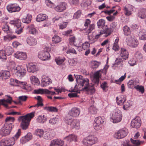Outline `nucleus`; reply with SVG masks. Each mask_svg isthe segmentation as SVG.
<instances>
[{
	"label": "nucleus",
	"mask_w": 146,
	"mask_h": 146,
	"mask_svg": "<svg viewBox=\"0 0 146 146\" xmlns=\"http://www.w3.org/2000/svg\"><path fill=\"white\" fill-rule=\"evenodd\" d=\"M74 75L77 83L83 87L82 89L83 90L86 91L91 90L93 93L95 92V90L93 86H90L89 85V80L88 79L84 78L80 75Z\"/></svg>",
	"instance_id": "obj_1"
},
{
	"label": "nucleus",
	"mask_w": 146,
	"mask_h": 146,
	"mask_svg": "<svg viewBox=\"0 0 146 146\" xmlns=\"http://www.w3.org/2000/svg\"><path fill=\"white\" fill-rule=\"evenodd\" d=\"M34 114L35 112H32L19 117L18 120L22 121L21 126L23 129L26 130L28 128L31 119L34 117Z\"/></svg>",
	"instance_id": "obj_2"
},
{
	"label": "nucleus",
	"mask_w": 146,
	"mask_h": 146,
	"mask_svg": "<svg viewBox=\"0 0 146 146\" xmlns=\"http://www.w3.org/2000/svg\"><path fill=\"white\" fill-rule=\"evenodd\" d=\"M98 142V138L92 135H89L82 139L81 142L84 146H92Z\"/></svg>",
	"instance_id": "obj_3"
},
{
	"label": "nucleus",
	"mask_w": 146,
	"mask_h": 146,
	"mask_svg": "<svg viewBox=\"0 0 146 146\" xmlns=\"http://www.w3.org/2000/svg\"><path fill=\"white\" fill-rule=\"evenodd\" d=\"M122 117V112L118 109H116L112 113L111 121L114 123H117L121 121Z\"/></svg>",
	"instance_id": "obj_4"
},
{
	"label": "nucleus",
	"mask_w": 146,
	"mask_h": 146,
	"mask_svg": "<svg viewBox=\"0 0 146 146\" xmlns=\"http://www.w3.org/2000/svg\"><path fill=\"white\" fill-rule=\"evenodd\" d=\"M14 125L12 123H5L4 126L0 131L1 135L3 136L9 135L12 129L13 128Z\"/></svg>",
	"instance_id": "obj_5"
},
{
	"label": "nucleus",
	"mask_w": 146,
	"mask_h": 146,
	"mask_svg": "<svg viewBox=\"0 0 146 146\" xmlns=\"http://www.w3.org/2000/svg\"><path fill=\"white\" fill-rule=\"evenodd\" d=\"M127 45L131 47L135 48L139 44L138 41L133 35H130L126 38Z\"/></svg>",
	"instance_id": "obj_6"
},
{
	"label": "nucleus",
	"mask_w": 146,
	"mask_h": 146,
	"mask_svg": "<svg viewBox=\"0 0 146 146\" xmlns=\"http://www.w3.org/2000/svg\"><path fill=\"white\" fill-rule=\"evenodd\" d=\"M110 26L111 27L110 28H108L107 25L104 28L102 29L103 30L101 31L99 33L100 35L104 34H105V37H107L110 35L113 30V28L116 27V24L115 23H112L111 24Z\"/></svg>",
	"instance_id": "obj_7"
},
{
	"label": "nucleus",
	"mask_w": 146,
	"mask_h": 146,
	"mask_svg": "<svg viewBox=\"0 0 146 146\" xmlns=\"http://www.w3.org/2000/svg\"><path fill=\"white\" fill-rule=\"evenodd\" d=\"M66 123L69 125L72 129H78L79 128L80 123L78 120L76 119H71L67 118L66 119Z\"/></svg>",
	"instance_id": "obj_8"
},
{
	"label": "nucleus",
	"mask_w": 146,
	"mask_h": 146,
	"mask_svg": "<svg viewBox=\"0 0 146 146\" xmlns=\"http://www.w3.org/2000/svg\"><path fill=\"white\" fill-rule=\"evenodd\" d=\"M128 133V130L126 128H124L119 129L115 133L114 137L117 139H120L125 137Z\"/></svg>",
	"instance_id": "obj_9"
},
{
	"label": "nucleus",
	"mask_w": 146,
	"mask_h": 146,
	"mask_svg": "<svg viewBox=\"0 0 146 146\" xmlns=\"http://www.w3.org/2000/svg\"><path fill=\"white\" fill-rule=\"evenodd\" d=\"M107 68H105L103 69L97 71L94 74L93 81L95 84H98L99 82V78L101 76L100 72H101L104 74H106L107 72Z\"/></svg>",
	"instance_id": "obj_10"
},
{
	"label": "nucleus",
	"mask_w": 146,
	"mask_h": 146,
	"mask_svg": "<svg viewBox=\"0 0 146 146\" xmlns=\"http://www.w3.org/2000/svg\"><path fill=\"white\" fill-rule=\"evenodd\" d=\"M38 56V58L42 61H46L49 60L50 56L48 52L45 50L39 52Z\"/></svg>",
	"instance_id": "obj_11"
},
{
	"label": "nucleus",
	"mask_w": 146,
	"mask_h": 146,
	"mask_svg": "<svg viewBox=\"0 0 146 146\" xmlns=\"http://www.w3.org/2000/svg\"><path fill=\"white\" fill-rule=\"evenodd\" d=\"M7 9L10 13L18 12L21 9V8L17 4L15 3L11 4L8 5Z\"/></svg>",
	"instance_id": "obj_12"
},
{
	"label": "nucleus",
	"mask_w": 146,
	"mask_h": 146,
	"mask_svg": "<svg viewBox=\"0 0 146 146\" xmlns=\"http://www.w3.org/2000/svg\"><path fill=\"white\" fill-rule=\"evenodd\" d=\"M55 135V133L53 130L48 129L45 132L43 137L45 139L50 140L53 138Z\"/></svg>",
	"instance_id": "obj_13"
},
{
	"label": "nucleus",
	"mask_w": 146,
	"mask_h": 146,
	"mask_svg": "<svg viewBox=\"0 0 146 146\" xmlns=\"http://www.w3.org/2000/svg\"><path fill=\"white\" fill-rule=\"evenodd\" d=\"M141 124V120L140 118L138 116L136 117L131 121V126L133 127L136 128L140 127Z\"/></svg>",
	"instance_id": "obj_14"
},
{
	"label": "nucleus",
	"mask_w": 146,
	"mask_h": 146,
	"mask_svg": "<svg viewBox=\"0 0 146 146\" xmlns=\"http://www.w3.org/2000/svg\"><path fill=\"white\" fill-rule=\"evenodd\" d=\"M15 73L19 77H23L25 75L26 71L23 66H19L17 67V69Z\"/></svg>",
	"instance_id": "obj_15"
},
{
	"label": "nucleus",
	"mask_w": 146,
	"mask_h": 146,
	"mask_svg": "<svg viewBox=\"0 0 146 146\" xmlns=\"http://www.w3.org/2000/svg\"><path fill=\"white\" fill-rule=\"evenodd\" d=\"M52 83V80L48 77L43 76L41 80V85L42 87L46 86Z\"/></svg>",
	"instance_id": "obj_16"
},
{
	"label": "nucleus",
	"mask_w": 146,
	"mask_h": 146,
	"mask_svg": "<svg viewBox=\"0 0 146 146\" xmlns=\"http://www.w3.org/2000/svg\"><path fill=\"white\" fill-rule=\"evenodd\" d=\"M80 113V110L79 108L74 107L72 108L69 111L68 114L70 116L76 117L79 115Z\"/></svg>",
	"instance_id": "obj_17"
},
{
	"label": "nucleus",
	"mask_w": 146,
	"mask_h": 146,
	"mask_svg": "<svg viewBox=\"0 0 146 146\" xmlns=\"http://www.w3.org/2000/svg\"><path fill=\"white\" fill-rule=\"evenodd\" d=\"M14 56L21 60H25L27 58L26 53L22 52H16L14 54Z\"/></svg>",
	"instance_id": "obj_18"
},
{
	"label": "nucleus",
	"mask_w": 146,
	"mask_h": 146,
	"mask_svg": "<svg viewBox=\"0 0 146 146\" xmlns=\"http://www.w3.org/2000/svg\"><path fill=\"white\" fill-rule=\"evenodd\" d=\"M27 70L29 72L34 73L38 70V67L31 63H29L27 65Z\"/></svg>",
	"instance_id": "obj_19"
},
{
	"label": "nucleus",
	"mask_w": 146,
	"mask_h": 146,
	"mask_svg": "<svg viewBox=\"0 0 146 146\" xmlns=\"http://www.w3.org/2000/svg\"><path fill=\"white\" fill-rule=\"evenodd\" d=\"M100 35L99 33L96 35L95 36H94L93 33L91 32L88 33V38L89 40V41H91L90 43L91 44L93 43L96 41L99 38Z\"/></svg>",
	"instance_id": "obj_20"
},
{
	"label": "nucleus",
	"mask_w": 146,
	"mask_h": 146,
	"mask_svg": "<svg viewBox=\"0 0 146 146\" xmlns=\"http://www.w3.org/2000/svg\"><path fill=\"white\" fill-rule=\"evenodd\" d=\"M64 139L70 143L73 141L75 142L77 141L78 138L77 136L76 135L71 134L64 137Z\"/></svg>",
	"instance_id": "obj_21"
},
{
	"label": "nucleus",
	"mask_w": 146,
	"mask_h": 146,
	"mask_svg": "<svg viewBox=\"0 0 146 146\" xmlns=\"http://www.w3.org/2000/svg\"><path fill=\"white\" fill-rule=\"evenodd\" d=\"M66 5L65 3H61L54 7V9L57 12H62L66 9Z\"/></svg>",
	"instance_id": "obj_22"
},
{
	"label": "nucleus",
	"mask_w": 146,
	"mask_h": 146,
	"mask_svg": "<svg viewBox=\"0 0 146 146\" xmlns=\"http://www.w3.org/2000/svg\"><path fill=\"white\" fill-rule=\"evenodd\" d=\"M15 82L17 84L22 85L24 86L22 89L26 90L27 91H31V86L29 85H27V83L26 82H21L17 80H16Z\"/></svg>",
	"instance_id": "obj_23"
},
{
	"label": "nucleus",
	"mask_w": 146,
	"mask_h": 146,
	"mask_svg": "<svg viewBox=\"0 0 146 146\" xmlns=\"http://www.w3.org/2000/svg\"><path fill=\"white\" fill-rule=\"evenodd\" d=\"M120 56L124 60H126L128 57L129 53L127 50L124 48H121L120 51Z\"/></svg>",
	"instance_id": "obj_24"
},
{
	"label": "nucleus",
	"mask_w": 146,
	"mask_h": 146,
	"mask_svg": "<svg viewBox=\"0 0 146 146\" xmlns=\"http://www.w3.org/2000/svg\"><path fill=\"white\" fill-rule=\"evenodd\" d=\"M64 144L63 141L60 139H57L53 140L51 141L50 145L54 146L57 145L60 146H63Z\"/></svg>",
	"instance_id": "obj_25"
},
{
	"label": "nucleus",
	"mask_w": 146,
	"mask_h": 146,
	"mask_svg": "<svg viewBox=\"0 0 146 146\" xmlns=\"http://www.w3.org/2000/svg\"><path fill=\"white\" fill-rule=\"evenodd\" d=\"M27 29L28 31L29 34H36L38 33L37 30L35 28L34 25H31L27 27Z\"/></svg>",
	"instance_id": "obj_26"
},
{
	"label": "nucleus",
	"mask_w": 146,
	"mask_h": 146,
	"mask_svg": "<svg viewBox=\"0 0 146 146\" xmlns=\"http://www.w3.org/2000/svg\"><path fill=\"white\" fill-rule=\"evenodd\" d=\"M32 17L30 14H27L24 16L22 19L23 23L26 24H29L31 22Z\"/></svg>",
	"instance_id": "obj_27"
},
{
	"label": "nucleus",
	"mask_w": 146,
	"mask_h": 146,
	"mask_svg": "<svg viewBox=\"0 0 146 146\" xmlns=\"http://www.w3.org/2000/svg\"><path fill=\"white\" fill-rule=\"evenodd\" d=\"M27 43L31 46H34L37 44L36 39L33 37H28L27 40Z\"/></svg>",
	"instance_id": "obj_28"
},
{
	"label": "nucleus",
	"mask_w": 146,
	"mask_h": 146,
	"mask_svg": "<svg viewBox=\"0 0 146 146\" xmlns=\"http://www.w3.org/2000/svg\"><path fill=\"white\" fill-rule=\"evenodd\" d=\"M9 76V72L8 71H2L0 72V76L3 80L8 78Z\"/></svg>",
	"instance_id": "obj_29"
},
{
	"label": "nucleus",
	"mask_w": 146,
	"mask_h": 146,
	"mask_svg": "<svg viewBox=\"0 0 146 146\" xmlns=\"http://www.w3.org/2000/svg\"><path fill=\"white\" fill-rule=\"evenodd\" d=\"M48 18L47 16L45 14H39L37 16L36 20L40 22L45 20Z\"/></svg>",
	"instance_id": "obj_30"
},
{
	"label": "nucleus",
	"mask_w": 146,
	"mask_h": 146,
	"mask_svg": "<svg viewBox=\"0 0 146 146\" xmlns=\"http://www.w3.org/2000/svg\"><path fill=\"white\" fill-rule=\"evenodd\" d=\"M7 96L8 97L9 99H7L6 100L3 99L1 100V102H2V105H3L6 108H7L8 107L7 104V103H11V101H12V98L10 97L9 96L7 95Z\"/></svg>",
	"instance_id": "obj_31"
},
{
	"label": "nucleus",
	"mask_w": 146,
	"mask_h": 146,
	"mask_svg": "<svg viewBox=\"0 0 146 146\" xmlns=\"http://www.w3.org/2000/svg\"><path fill=\"white\" fill-rule=\"evenodd\" d=\"M138 16L142 19L146 18V10L143 9L139 10L138 13Z\"/></svg>",
	"instance_id": "obj_32"
},
{
	"label": "nucleus",
	"mask_w": 146,
	"mask_h": 146,
	"mask_svg": "<svg viewBox=\"0 0 146 146\" xmlns=\"http://www.w3.org/2000/svg\"><path fill=\"white\" fill-rule=\"evenodd\" d=\"M47 120V118L46 116L44 115H40L37 119V121L40 123H43Z\"/></svg>",
	"instance_id": "obj_33"
},
{
	"label": "nucleus",
	"mask_w": 146,
	"mask_h": 146,
	"mask_svg": "<svg viewBox=\"0 0 146 146\" xmlns=\"http://www.w3.org/2000/svg\"><path fill=\"white\" fill-rule=\"evenodd\" d=\"M105 21L103 19L99 20L97 22V26L99 28L103 29L106 26L105 25Z\"/></svg>",
	"instance_id": "obj_34"
},
{
	"label": "nucleus",
	"mask_w": 146,
	"mask_h": 146,
	"mask_svg": "<svg viewBox=\"0 0 146 146\" xmlns=\"http://www.w3.org/2000/svg\"><path fill=\"white\" fill-rule=\"evenodd\" d=\"M11 24L15 25L17 28L18 29L21 26V21L19 19L11 21Z\"/></svg>",
	"instance_id": "obj_35"
},
{
	"label": "nucleus",
	"mask_w": 146,
	"mask_h": 146,
	"mask_svg": "<svg viewBox=\"0 0 146 146\" xmlns=\"http://www.w3.org/2000/svg\"><path fill=\"white\" fill-rule=\"evenodd\" d=\"M30 80L31 83L34 85H35V84H38L39 83L38 79L35 76H31L30 77Z\"/></svg>",
	"instance_id": "obj_36"
},
{
	"label": "nucleus",
	"mask_w": 146,
	"mask_h": 146,
	"mask_svg": "<svg viewBox=\"0 0 146 146\" xmlns=\"http://www.w3.org/2000/svg\"><path fill=\"white\" fill-rule=\"evenodd\" d=\"M124 33L125 35L129 36L130 35L131 31L130 28L127 26H125L123 27Z\"/></svg>",
	"instance_id": "obj_37"
},
{
	"label": "nucleus",
	"mask_w": 146,
	"mask_h": 146,
	"mask_svg": "<svg viewBox=\"0 0 146 146\" xmlns=\"http://www.w3.org/2000/svg\"><path fill=\"white\" fill-rule=\"evenodd\" d=\"M44 109L50 112H56L58 111V109L56 107L52 106L45 107L44 108Z\"/></svg>",
	"instance_id": "obj_38"
},
{
	"label": "nucleus",
	"mask_w": 146,
	"mask_h": 146,
	"mask_svg": "<svg viewBox=\"0 0 146 146\" xmlns=\"http://www.w3.org/2000/svg\"><path fill=\"white\" fill-rule=\"evenodd\" d=\"M138 35L140 39L143 40H146V32L141 31L139 32Z\"/></svg>",
	"instance_id": "obj_39"
},
{
	"label": "nucleus",
	"mask_w": 146,
	"mask_h": 146,
	"mask_svg": "<svg viewBox=\"0 0 146 146\" xmlns=\"http://www.w3.org/2000/svg\"><path fill=\"white\" fill-rule=\"evenodd\" d=\"M123 11L124 14L126 16H129L131 14V9L129 7H125L124 8Z\"/></svg>",
	"instance_id": "obj_40"
},
{
	"label": "nucleus",
	"mask_w": 146,
	"mask_h": 146,
	"mask_svg": "<svg viewBox=\"0 0 146 146\" xmlns=\"http://www.w3.org/2000/svg\"><path fill=\"white\" fill-rule=\"evenodd\" d=\"M35 98L38 101V102L35 105V106L38 107L40 106H42L43 104L42 103V98L40 96H38L35 97Z\"/></svg>",
	"instance_id": "obj_41"
},
{
	"label": "nucleus",
	"mask_w": 146,
	"mask_h": 146,
	"mask_svg": "<svg viewBox=\"0 0 146 146\" xmlns=\"http://www.w3.org/2000/svg\"><path fill=\"white\" fill-rule=\"evenodd\" d=\"M7 138L9 139L7 142L9 146H11L15 144V139L14 138V137H12L10 138Z\"/></svg>",
	"instance_id": "obj_42"
},
{
	"label": "nucleus",
	"mask_w": 146,
	"mask_h": 146,
	"mask_svg": "<svg viewBox=\"0 0 146 146\" xmlns=\"http://www.w3.org/2000/svg\"><path fill=\"white\" fill-rule=\"evenodd\" d=\"M134 88L142 94L144 93L145 89L144 87L142 86L137 85L135 86Z\"/></svg>",
	"instance_id": "obj_43"
},
{
	"label": "nucleus",
	"mask_w": 146,
	"mask_h": 146,
	"mask_svg": "<svg viewBox=\"0 0 146 146\" xmlns=\"http://www.w3.org/2000/svg\"><path fill=\"white\" fill-rule=\"evenodd\" d=\"M100 63L96 61H92L91 63V66L93 68H97Z\"/></svg>",
	"instance_id": "obj_44"
},
{
	"label": "nucleus",
	"mask_w": 146,
	"mask_h": 146,
	"mask_svg": "<svg viewBox=\"0 0 146 146\" xmlns=\"http://www.w3.org/2000/svg\"><path fill=\"white\" fill-rule=\"evenodd\" d=\"M65 60L64 58H61L60 57L56 58L55 59V61L57 64L60 65L62 64Z\"/></svg>",
	"instance_id": "obj_45"
},
{
	"label": "nucleus",
	"mask_w": 146,
	"mask_h": 146,
	"mask_svg": "<svg viewBox=\"0 0 146 146\" xmlns=\"http://www.w3.org/2000/svg\"><path fill=\"white\" fill-rule=\"evenodd\" d=\"M69 40L70 44H72L76 46H78L77 44H76V37L75 36H73L70 37L69 38Z\"/></svg>",
	"instance_id": "obj_46"
},
{
	"label": "nucleus",
	"mask_w": 146,
	"mask_h": 146,
	"mask_svg": "<svg viewBox=\"0 0 146 146\" xmlns=\"http://www.w3.org/2000/svg\"><path fill=\"white\" fill-rule=\"evenodd\" d=\"M91 3L92 1L91 0H83L81 5H83L84 7H87L90 5L91 4Z\"/></svg>",
	"instance_id": "obj_47"
},
{
	"label": "nucleus",
	"mask_w": 146,
	"mask_h": 146,
	"mask_svg": "<svg viewBox=\"0 0 146 146\" xmlns=\"http://www.w3.org/2000/svg\"><path fill=\"white\" fill-rule=\"evenodd\" d=\"M94 123H97L98 124H102L104 122V121L101 117H96L94 120Z\"/></svg>",
	"instance_id": "obj_48"
},
{
	"label": "nucleus",
	"mask_w": 146,
	"mask_h": 146,
	"mask_svg": "<svg viewBox=\"0 0 146 146\" xmlns=\"http://www.w3.org/2000/svg\"><path fill=\"white\" fill-rule=\"evenodd\" d=\"M61 40V38L57 35H54L52 38V41L54 43H57Z\"/></svg>",
	"instance_id": "obj_49"
},
{
	"label": "nucleus",
	"mask_w": 146,
	"mask_h": 146,
	"mask_svg": "<svg viewBox=\"0 0 146 146\" xmlns=\"http://www.w3.org/2000/svg\"><path fill=\"white\" fill-rule=\"evenodd\" d=\"M135 57L138 61H141L142 59V55L141 53L139 52H136L135 55Z\"/></svg>",
	"instance_id": "obj_50"
},
{
	"label": "nucleus",
	"mask_w": 146,
	"mask_h": 146,
	"mask_svg": "<svg viewBox=\"0 0 146 146\" xmlns=\"http://www.w3.org/2000/svg\"><path fill=\"white\" fill-rule=\"evenodd\" d=\"M7 58L5 51L3 50H0V59L5 60Z\"/></svg>",
	"instance_id": "obj_51"
},
{
	"label": "nucleus",
	"mask_w": 146,
	"mask_h": 146,
	"mask_svg": "<svg viewBox=\"0 0 146 146\" xmlns=\"http://www.w3.org/2000/svg\"><path fill=\"white\" fill-rule=\"evenodd\" d=\"M35 133L36 135L41 137L44 133V131L42 129H37L35 131Z\"/></svg>",
	"instance_id": "obj_52"
},
{
	"label": "nucleus",
	"mask_w": 146,
	"mask_h": 146,
	"mask_svg": "<svg viewBox=\"0 0 146 146\" xmlns=\"http://www.w3.org/2000/svg\"><path fill=\"white\" fill-rule=\"evenodd\" d=\"M119 100L117 102V104L118 105H121L126 101L125 98L123 96H121L119 97Z\"/></svg>",
	"instance_id": "obj_53"
},
{
	"label": "nucleus",
	"mask_w": 146,
	"mask_h": 146,
	"mask_svg": "<svg viewBox=\"0 0 146 146\" xmlns=\"http://www.w3.org/2000/svg\"><path fill=\"white\" fill-rule=\"evenodd\" d=\"M8 140L7 138L2 139L0 143L1 146H9L7 142Z\"/></svg>",
	"instance_id": "obj_54"
},
{
	"label": "nucleus",
	"mask_w": 146,
	"mask_h": 146,
	"mask_svg": "<svg viewBox=\"0 0 146 146\" xmlns=\"http://www.w3.org/2000/svg\"><path fill=\"white\" fill-rule=\"evenodd\" d=\"M89 111L92 114H96L97 112V109L94 106H90L89 109Z\"/></svg>",
	"instance_id": "obj_55"
},
{
	"label": "nucleus",
	"mask_w": 146,
	"mask_h": 146,
	"mask_svg": "<svg viewBox=\"0 0 146 146\" xmlns=\"http://www.w3.org/2000/svg\"><path fill=\"white\" fill-rule=\"evenodd\" d=\"M9 66L11 69L15 72L16 70L17 69V67H15V63L13 62H11L10 63Z\"/></svg>",
	"instance_id": "obj_56"
},
{
	"label": "nucleus",
	"mask_w": 146,
	"mask_h": 146,
	"mask_svg": "<svg viewBox=\"0 0 146 146\" xmlns=\"http://www.w3.org/2000/svg\"><path fill=\"white\" fill-rule=\"evenodd\" d=\"M34 92L37 94H44V89L40 88L37 90H35Z\"/></svg>",
	"instance_id": "obj_57"
},
{
	"label": "nucleus",
	"mask_w": 146,
	"mask_h": 146,
	"mask_svg": "<svg viewBox=\"0 0 146 146\" xmlns=\"http://www.w3.org/2000/svg\"><path fill=\"white\" fill-rule=\"evenodd\" d=\"M15 119L14 117H7L5 120V123H10V122H14Z\"/></svg>",
	"instance_id": "obj_58"
},
{
	"label": "nucleus",
	"mask_w": 146,
	"mask_h": 146,
	"mask_svg": "<svg viewBox=\"0 0 146 146\" xmlns=\"http://www.w3.org/2000/svg\"><path fill=\"white\" fill-rule=\"evenodd\" d=\"M3 30L8 33L9 32V28L8 25L7 24H5L2 27Z\"/></svg>",
	"instance_id": "obj_59"
},
{
	"label": "nucleus",
	"mask_w": 146,
	"mask_h": 146,
	"mask_svg": "<svg viewBox=\"0 0 146 146\" xmlns=\"http://www.w3.org/2000/svg\"><path fill=\"white\" fill-rule=\"evenodd\" d=\"M95 25L94 24H90L89 26V27L88 29L87 32L88 33L91 32V31L95 29Z\"/></svg>",
	"instance_id": "obj_60"
},
{
	"label": "nucleus",
	"mask_w": 146,
	"mask_h": 146,
	"mask_svg": "<svg viewBox=\"0 0 146 146\" xmlns=\"http://www.w3.org/2000/svg\"><path fill=\"white\" fill-rule=\"evenodd\" d=\"M68 24V23L67 22H64L61 23L59 24L58 25L60 27V29H63L65 28Z\"/></svg>",
	"instance_id": "obj_61"
},
{
	"label": "nucleus",
	"mask_w": 146,
	"mask_h": 146,
	"mask_svg": "<svg viewBox=\"0 0 146 146\" xmlns=\"http://www.w3.org/2000/svg\"><path fill=\"white\" fill-rule=\"evenodd\" d=\"M101 87L103 90L105 91L106 89L108 88L107 82L105 81L103 82L101 84Z\"/></svg>",
	"instance_id": "obj_62"
},
{
	"label": "nucleus",
	"mask_w": 146,
	"mask_h": 146,
	"mask_svg": "<svg viewBox=\"0 0 146 146\" xmlns=\"http://www.w3.org/2000/svg\"><path fill=\"white\" fill-rule=\"evenodd\" d=\"M102 124H98L97 123H94V129L96 130H99L102 129Z\"/></svg>",
	"instance_id": "obj_63"
},
{
	"label": "nucleus",
	"mask_w": 146,
	"mask_h": 146,
	"mask_svg": "<svg viewBox=\"0 0 146 146\" xmlns=\"http://www.w3.org/2000/svg\"><path fill=\"white\" fill-rule=\"evenodd\" d=\"M90 46V43L86 42L82 44V48L84 50H87Z\"/></svg>",
	"instance_id": "obj_64"
}]
</instances>
